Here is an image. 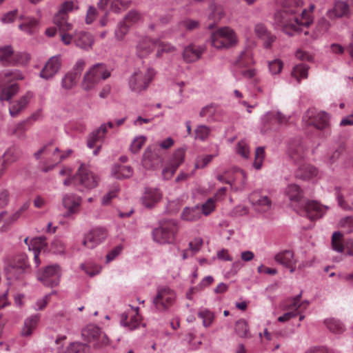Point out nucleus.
<instances>
[{"label":"nucleus","mask_w":353,"mask_h":353,"mask_svg":"<svg viewBox=\"0 0 353 353\" xmlns=\"http://www.w3.org/2000/svg\"><path fill=\"white\" fill-rule=\"evenodd\" d=\"M286 5L296 6V8L295 9L285 8L274 14L275 24L286 34L292 35L294 32L303 31L312 23L311 14L302 8L301 2L299 0H288Z\"/></svg>","instance_id":"1"},{"label":"nucleus","mask_w":353,"mask_h":353,"mask_svg":"<svg viewBox=\"0 0 353 353\" xmlns=\"http://www.w3.org/2000/svg\"><path fill=\"white\" fill-rule=\"evenodd\" d=\"M5 271L9 285L12 284V280H15L19 282L20 286H26V280L30 274V265L27 256L26 254L16 256L5 268Z\"/></svg>","instance_id":"2"},{"label":"nucleus","mask_w":353,"mask_h":353,"mask_svg":"<svg viewBox=\"0 0 353 353\" xmlns=\"http://www.w3.org/2000/svg\"><path fill=\"white\" fill-rule=\"evenodd\" d=\"M155 47H157V57H161L163 52H171L175 50L174 46L161 41L160 39H153L144 37L140 38L137 43V53L140 57H145L154 51Z\"/></svg>","instance_id":"3"},{"label":"nucleus","mask_w":353,"mask_h":353,"mask_svg":"<svg viewBox=\"0 0 353 353\" xmlns=\"http://www.w3.org/2000/svg\"><path fill=\"white\" fill-rule=\"evenodd\" d=\"M178 230V224L175 220H163L159 222L158 227L153 229L152 239L159 244L172 243L176 237Z\"/></svg>","instance_id":"4"},{"label":"nucleus","mask_w":353,"mask_h":353,"mask_svg":"<svg viewBox=\"0 0 353 353\" xmlns=\"http://www.w3.org/2000/svg\"><path fill=\"white\" fill-rule=\"evenodd\" d=\"M155 74L153 68L148 67H142L135 70L128 80L130 90L139 94L147 90Z\"/></svg>","instance_id":"5"},{"label":"nucleus","mask_w":353,"mask_h":353,"mask_svg":"<svg viewBox=\"0 0 353 353\" xmlns=\"http://www.w3.org/2000/svg\"><path fill=\"white\" fill-rule=\"evenodd\" d=\"M110 76V71L103 63H97L89 68L84 74L81 88L85 91L95 88L101 80H105Z\"/></svg>","instance_id":"6"},{"label":"nucleus","mask_w":353,"mask_h":353,"mask_svg":"<svg viewBox=\"0 0 353 353\" xmlns=\"http://www.w3.org/2000/svg\"><path fill=\"white\" fill-rule=\"evenodd\" d=\"M212 46L216 49H225L238 43V37L233 29L225 26L214 31L210 37Z\"/></svg>","instance_id":"7"},{"label":"nucleus","mask_w":353,"mask_h":353,"mask_svg":"<svg viewBox=\"0 0 353 353\" xmlns=\"http://www.w3.org/2000/svg\"><path fill=\"white\" fill-rule=\"evenodd\" d=\"M59 152L60 151L58 148H52V145H47L42 147L38 152H35L34 157L37 159L42 157L50 161V163L48 165H43L41 168L43 172H48L53 169L55 165L58 164L63 159L66 158V157L72 152V150H68L67 155H59Z\"/></svg>","instance_id":"8"},{"label":"nucleus","mask_w":353,"mask_h":353,"mask_svg":"<svg viewBox=\"0 0 353 353\" xmlns=\"http://www.w3.org/2000/svg\"><path fill=\"white\" fill-rule=\"evenodd\" d=\"M77 184L81 187V191L90 190L96 188L99 183V177L94 174L85 164H81L75 176Z\"/></svg>","instance_id":"9"},{"label":"nucleus","mask_w":353,"mask_h":353,"mask_svg":"<svg viewBox=\"0 0 353 353\" xmlns=\"http://www.w3.org/2000/svg\"><path fill=\"white\" fill-rule=\"evenodd\" d=\"M330 116L323 111L309 109L303 117L305 125L314 126L317 130H324L329 125Z\"/></svg>","instance_id":"10"},{"label":"nucleus","mask_w":353,"mask_h":353,"mask_svg":"<svg viewBox=\"0 0 353 353\" xmlns=\"http://www.w3.org/2000/svg\"><path fill=\"white\" fill-rule=\"evenodd\" d=\"M175 299V292L169 287L163 286L157 289L152 302L157 310H165L174 304Z\"/></svg>","instance_id":"11"},{"label":"nucleus","mask_w":353,"mask_h":353,"mask_svg":"<svg viewBox=\"0 0 353 353\" xmlns=\"http://www.w3.org/2000/svg\"><path fill=\"white\" fill-rule=\"evenodd\" d=\"M82 336L95 346H106L109 343L107 335L97 325L90 324L82 330Z\"/></svg>","instance_id":"12"},{"label":"nucleus","mask_w":353,"mask_h":353,"mask_svg":"<svg viewBox=\"0 0 353 353\" xmlns=\"http://www.w3.org/2000/svg\"><path fill=\"white\" fill-rule=\"evenodd\" d=\"M108 236V230L101 226L92 228L85 235L83 245L90 249H93L101 244Z\"/></svg>","instance_id":"13"},{"label":"nucleus","mask_w":353,"mask_h":353,"mask_svg":"<svg viewBox=\"0 0 353 353\" xmlns=\"http://www.w3.org/2000/svg\"><path fill=\"white\" fill-rule=\"evenodd\" d=\"M82 203V198L74 193H66L62 197V205L65 210V218H71L79 213Z\"/></svg>","instance_id":"14"},{"label":"nucleus","mask_w":353,"mask_h":353,"mask_svg":"<svg viewBox=\"0 0 353 353\" xmlns=\"http://www.w3.org/2000/svg\"><path fill=\"white\" fill-rule=\"evenodd\" d=\"M60 276V267L54 264L47 266L42 272H39L37 274V279L45 285L53 287L58 285Z\"/></svg>","instance_id":"15"},{"label":"nucleus","mask_w":353,"mask_h":353,"mask_svg":"<svg viewBox=\"0 0 353 353\" xmlns=\"http://www.w3.org/2000/svg\"><path fill=\"white\" fill-rule=\"evenodd\" d=\"M261 123L265 129H274L277 125H283L288 123L289 117L283 115L278 110H272L266 112L261 117Z\"/></svg>","instance_id":"16"},{"label":"nucleus","mask_w":353,"mask_h":353,"mask_svg":"<svg viewBox=\"0 0 353 353\" xmlns=\"http://www.w3.org/2000/svg\"><path fill=\"white\" fill-rule=\"evenodd\" d=\"M216 179L221 183L230 184L231 187L235 190H241L244 187L246 183L247 176L244 171L239 168H235L232 178L230 179L225 175L219 174L217 175Z\"/></svg>","instance_id":"17"},{"label":"nucleus","mask_w":353,"mask_h":353,"mask_svg":"<svg viewBox=\"0 0 353 353\" xmlns=\"http://www.w3.org/2000/svg\"><path fill=\"white\" fill-rule=\"evenodd\" d=\"M141 323V318L138 313V307H132V310L123 312L121 315L120 324L128 330L138 328Z\"/></svg>","instance_id":"18"},{"label":"nucleus","mask_w":353,"mask_h":353,"mask_svg":"<svg viewBox=\"0 0 353 353\" xmlns=\"http://www.w3.org/2000/svg\"><path fill=\"white\" fill-rule=\"evenodd\" d=\"M163 159L156 150L148 147L142 157V165L147 170H155L162 163Z\"/></svg>","instance_id":"19"},{"label":"nucleus","mask_w":353,"mask_h":353,"mask_svg":"<svg viewBox=\"0 0 353 353\" xmlns=\"http://www.w3.org/2000/svg\"><path fill=\"white\" fill-rule=\"evenodd\" d=\"M250 201L254 210L258 213H265L270 210L272 202L268 196L261 195L259 192H253L250 195Z\"/></svg>","instance_id":"20"},{"label":"nucleus","mask_w":353,"mask_h":353,"mask_svg":"<svg viewBox=\"0 0 353 353\" xmlns=\"http://www.w3.org/2000/svg\"><path fill=\"white\" fill-rule=\"evenodd\" d=\"M61 66V56L56 55L49 59L43 69L41 70L39 76L44 79L48 80L54 77L59 72Z\"/></svg>","instance_id":"21"},{"label":"nucleus","mask_w":353,"mask_h":353,"mask_svg":"<svg viewBox=\"0 0 353 353\" xmlns=\"http://www.w3.org/2000/svg\"><path fill=\"white\" fill-rule=\"evenodd\" d=\"M33 97L34 93L32 91L28 90L22 94L19 99L14 101L9 108V113L10 116L12 117L18 116L21 112L27 108Z\"/></svg>","instance_id":"22"},{"label":"nucleus","mask_w":353,"mask_h":353,"mask_svg":"<svg viewBox=\"0 0 353 353\" xmlns=\"http://www.w3.org/2000/svg\"><path fill=\"white\" fill-rule=\"evenodd\" d=\"M254 32L256 37L263 41V47L266 49L270 48L276 40V37L262 23H258L254 26Z\"/></svg>","instance_id":"23"},{"label":"nucleus","mask_w":353,"mask_h":353,"mask_svg":"<svg viewBox=\"0 0 353 353\" xmlns=\"http://www.w3.org/2000/svg\"><path fill=\"white\" fill-rule=\"evenodd\" d=\"M223 113V110L219 105L210 103L201 108L199 116L207 117V121L208 122H213L219 121Z\"/></svg>","instance_id":"24"},{"label":"nucleus","mask_w":353,"mask_h":353,"mask_svg":"<svg viewBox=\"0 0 353 353\" xmlns=\"http://www.w3.org/2000/svg\"><path fill=\"white\" fill-rule=\"evenodd\" d=\"M162 197V193L158 188H146L141 197L142 204L148 208L154 207Z\"/></svg>","instance_id":"25"},{"label":"nucleus","mask_w":353,"mask_h":353,"mask_svg":"<svg viewBox=\"0 0 353 353\" xmlns=\"http://www.w3.org/2000/svg\"><path fill=\"white\" fill-rule=\"evenodd\" d=\"M327 209V206L322 205L315 201H308L305 205V212L307 216L311 220L321 218Z\"/></svg>","instance_id":"26"},{"label":"nucleus","mask_w":353,"mask_h":353,"mask_svg":"<svg viewBox=\"0 0 353 353\" xmlns=\"http://www.w3.org/2000/svg\"><path fill=\"white\" fill-rule=\"evenodd\" d=\"M350 14V6L345 1L338 0L334 3L332 8L327 11V16L330 19L341 18Z\"/></svg>","instance_id":"27"},{"label":"nucleus","mask_w":353,"mask_h":353,"mask_svg":"<svg viewBox=\"0 0 353 353\" xmlns=\"http://www.w3.org/2000/svg\"><path fill=\"white\" fill-rule=\"evenodd\" d=\"M20 90L17 83H9L6 81H0V100L1 101H9L16 95Z\"/></svg>","instance_id":"28"},{"label":"nucleus","mask_w":353,"mask_h":353,"mask_svg":"<svg viewBox=\"0 0 353 353\" xmlns=\"http://www.w3.org/2000/svg\"><path fill=\"white\" fill-rule=\"evenodd\" d=\"M203 50V47L201 46L188 45L183 50V58L187 63L196 61L200 59Z\"/></svg>","instance_id":"29"},{"label":"nucleus","mask_w":353,"mask_h":353,"mask_svg":"<svg viewBox=\"0 0 353 353\" xmlns=\"http://www.w3.org/2000/svg\"><path fill=\"white\" fill-rule=\"evenodd\" d=\"M0 79L2 81L12 83L26 79V74L19 69H6L0 73Z\"/></svg>","instance_id":"30"},{"label":"nucleus","mask_w":353,"mask_h":353,"mask_svg":"<svg viewBox=\"0 0 353 353\" xmlns=\"http://www.w3.org/2000/svg\"><path fill=\"white\" fill-rule=\"evenodd\" d=\"M94 37L90 33L85 32H75L74 43L81 49L90 50L94 44Z\"/></svg>","instance_id":"31"},{"label":"nucleus","mask_w":353,"mask_h":353,"mask_svg":"<svg viewBox=\"0 0 353 353\" xmlns=\"http://www.w3.org/2000/svg\"><path fill=\"white\" fill-rule=\"evenodd\" d=\"M19 19L22 22L19 25V28L28 34H32L35 32L39 25V21L34 17H23L21 15Z\"/></svg>","instance_id":"32"},{"label":"nucleus","mask_w":353,"mask_h":353,"mask_svg":"<svg viewBox=\"0 0 353 353\" xmlns=\"http://www.w3.org/2000/svg\"><path fill=\"white\" fill-rule=\"evenodd\" d=\"M40 320V314H36L27 317L21 329V335L23 336H29L32 334L37 328Z\"/></svg>","instance_id":"33"},{"label":"nucleus","mask_w":353,"mask_h":353,"mask_svg":"<svg viewBox=\"0 0 353 353\" xmlns=\"http://www.w3.org/2000/svg\"><path fill=\"white\" fill-rule=\"evenodd\" d=\"M79 8V6L77 0L65 1L60 4L58 12L54 16H59V17H68V14L78 10Z\"/></svg>","instance_id":"34"},{"label":"nucleus","mask_w":353,"mask_h":353,"mask_svg":"<svg viewBox=\"0 0 353 353\" xmlns=\"http://www.w3.org/2000/svg\"><path fill=\"white\" fill-rule=\"evenodd\" d=\"M301 294L285 301L281 303V308L286 311L299 312V309L301 308L304 303L306 304V306L309 304V302L307 301L301 302Z\"/></svg>","instance_id":"35"},{"label":"nucleus","mask_w":353,"mask_h":353,"mask_svg":"<svg viewBox=\"0 0 353 353\" xmlns=\"http://www.w3.org/2000/svg\"><path fill=\"white\" fill-rule=\"evenodd\" d=\"M285 194L292 204L299 203L303 197L302 190L296 184H289L285 190Z\"/></svg>","instance_id":"36"},{"label":"nucleus","mask_w":353,"mask_h":353,"mask_svg":"<svg viewBox=\"0 0 353 353\" xmlns=\"http://www.w3.org/2000/svg\"><path fill=\"white\" fill-rule=\"evenodd\" d=\"M181 217L185 221H198L201 218V208L199 205L193 208L186 207L183 209Z\"/></svg>","instance_id":"37"},{"label":"nucleus","mask_w":353,"mask_h":353,"mask_svg":"<svg viewBox=\"0 0 353 353\" xmlns=\"http://www.w3.org/2000/svg\"><path fill=\"white\" fill-rule=\"evenodd\" d=\"M274 260L284 267L290 266L295 261L294 254L292 250H283L275 254Z\"/></svg>","instance_id":"38"},{"label":"nucleus","mask_w":353,"mask_h":353,"mask_svg":"<svg viewBox=\"0 0 353 353\" xmlns=\"http://www.w3.org/2000/svg\"><path fill=\"white\" fill-rule=\"evenodd\" d=\"M133 173V169L130 165H115L112 174L117 179H123L131 177Z\"/></svg>","instance_id":"39"},{"label":"nucleus","mask_w":353,"mask_h":353,"mask_svg":"<svg viewBox=\"0 0 353 353\" xmlns=\"http://www.w3.org/2000/svg\"><path fill=\"white\" fill-rule=\"evenodd\" d=\"M318 175V170L310 165H304L299 168L296 176L303 180H310Z\"/></svg>","instance_id":"40"},{"label":"nucleus","mask_w":353,"mask_h":353,"mask_svg":"<svg viewBox=\"0 0 353 353\" xmlns=\"http://www.w3.org/2000/svg\"><path fill=\"white\" fill-rule=\"evenodd\" d=\"M46 246V239L44 236L33 238L30 241V244H28L29 250H32L33 253L45 251Z\"/></svg>","instance_id":"41"},{"label":"nucleus","mask_w":353,"mask_h":353,"mask_svg":"<svg viewBox=\"0 0 353 353\" xmlns=\"http://www.w3.org/2000/svg\"><path fill=\"white\" fill-rule=\"evenodd\" d=\"M79 76L72 72H67L61 79V87L63 89L69 90L74 88L79 79Z\"/></svg>","instance_id":"42"},{"label":"nucleus","mask_w":353,"mask_h":353,"mask_svg":"<svg viewBox=\"0 0 353 353\" xmlns=\"http://www.w3.org/2000/svg\"><path fill=\"white\" fill-rule=\"evenodd\" d=\"M234 332L240 338H250V332L248 322L243 319H239L235 323Z\"/></svg>","instance_id":"43"},{"label":"nucleus","mask_w":353,"mask_h":353,"mask_svg":"<svg viewBox=\"0 0 353 353\" xmlns=\"http://www.w3.org/2000/svg\"><path fill=\"white\" fill-rule=\"evenodd\" d=\"M14 51L11 46H5L0 48V62L4 65H10Z\"/></svg>","instance_id":"44"},{"label":"nucleus","mask_w":353,"mask_h":353,"mask_svg":"<svg viewBox=\"0 0 353 353\" xmlns=\"http://www.w3.org/2000/svg\"><path fill=\"white\" fill-rule=\"evenodd\" d=\"M54 24L59 28L61 33H69L72 31L73 26L71 23L68 22V17H59L54 16L53 18Z\"/></svg>","instance_id":"45"},{"label":"nucleus","mask_w":353,"mask_h":353,"mask_svg":"<svg viewBox=\"0 0 353 353\" xmlns=\"http://www.w3.org/2000/svg\"><path fill=\"white\" fill-rule=\"evenodd\" d=\"M326 327L333 334H341L344 331L343 324L338 319L330 318L325 320Z\"/></svg>","instance_id":"46"},{"label":"nucleus","mask_w":353,"mask_h":353,"mask_svg":"<svg viewBox=\"0 0 353 353\" xmlns=\"http://www.w3.org/2000/svg\"><path fill=\"white\" fill-rule=\"evenodd\" d=\"M257 70L255 68H241L234 74L236 78L241 77L245 80H253L258 82L256 79Z\"/></svg>","instance_id":"47"},{"label":"nucleus","mask_w":353,"mask_h":353,"mask_svg":"<svg viewBox=\"0 0 353 353\" xmlns=\"http://www.w3.org/2000/svg\"><path fill=\"white\" fill-rule=\"evenodd\" d=\"M235 63L239 67H246L254 63V60L252 57V54L250 51L243 50L239 55L236 59Z\"/></svg>","instance_id":"48"},{"label":"nucleus","mask_w":353,"mask_h":353,"mask_svg":"<svg viewBox=\"0 0 353 353\" xmlns=\"http://www.w3.org/2000/svg\"><path fill=\"white\" fill-rule=\"evenodd\" d=\"M308 74V67L305 64H299L293 68L291 75L296 79L298 83L301 79H306Z\"/></svg>","instance_id":"49"},{"label":"nucleus","mask_w":353,"mask_h":353,"mask_svg":"<svg viewBox=\"0 0 353 353\" xmlns=\"http://www.w3.org/2000/svg\"><path fill=\"white\" fill-rule=\"evenodd\" d=\"M30 59V56L26 52L14 53L10 65H26Z\"/></svg>","instance_id":"50"},{"label":"nucleus","mask_w":353,"mask_h":353,"mask_svg":"<svg viewBox=\"0 0 353 353\" xmlns=\"http://www.w3.org/2000/svg\"><path fill=\"white\" fill-rule=\"evenodd\" d=\"M198 316L202 319L203 325L208 327L211 325L214 321V314L206 308L201 309L198 312Z\"/></svg>","instance_id":"51"},{"label":"nucleus","mask_w":353,"mask_h":353,"mask_svg":"<svg viewBox=\"0 0 353 353\" xmlns=\"http://www.w3.org/2000/svg\"><path fill=\"white\" fill-rule=\"evenodd\" d=\"M146 137L143 135L137 136L134 138L130 145V150L133 154L138 153L146 141Z\"/></svg>","instance_id":"52"},{"label":"nucleus","mask_w":353,"mask_h":353,"mask_svg":"<svg viewBox=\"0 0 353 353\" xmlns=\"http://www.w3.org/2000/svg\"><path fill=\"white\" fill-rule=\"evenodd\" d=\"M235 151L236 154L245 159H248L250 154L249 145L245 140H241L238 142Z\"/></svg>","instance_id":"53"},{"label":"nucleus","mask_w":353,"mask_h":353,"mask_svg":"<svg viewBox=\"0 0 353 353\" xmlns=\"http://www.w3.org/2000/svg\"><path fill=\"white\" fill-rule=\"evenodd\" d=\"M284 63L280 59H275L268 62V69L270 73L272 75H276L281 72Z\"/></svg>","instance_id":"54"},{"label":"nucleus","mask_w":353,"mask_h":353,"mask_svg":"<svg viewBox=\"0 0 353 353\" xmlns=\"http://www.w3.org/2000/svg\"><path fill=\"white\" fill-rule=\"evenodd\" d=\"M185 150L183 149H178L172 154L169 163L174 165L176 170L181 164L184 161Z\"/></svg>","instance_id":"55"},{"label":"nucleus","mask_w":353,"mask_h":353,"mask_svg":"<svg viewBox=\"0 0 353 353\" xmlns=\"http://www.w3.org/2000/svg\"><path fill=\"white\" fill-rule=\"evenodd\" d=\"M211 132V129L205 125H200L195 130V139L201 141L208 139Z\"/></svg>","instance_id":"56"},{"label":"nucleus","mask_w":353,"mask_h":353,"mask_svg":"<svg viewBox=\"0 0 353 353\" xmlns=\"http://www.w3.org/2000/svg\"><path fill=\"white\" fill-rule=\"evenodd\" d=\"M343 234L340 232H335L332 234V249L338 252H342L344 247L342 243Z\"/></svg>","instance_id":"57"},{"label":"nucleus","mask_w":353,"mask_h":353,"mask_svg":"<svg viewBox=\"0 0 353 353\" xmlns=\"http://www.w3.org/2000/svg\"><path fill=\"white\" fill-rule=\"evenodd\" d=\"M336 197L339 205L345 210H353V195L347 196V201L343 199L342 195L339 192V190L336 189Z\"/></svg>","instance_id":"58"},{"label":"nucleus","mask_w":353,"mask_h":353,"mask_svg":"<svg viewBox=\"0 0 353 353\" xmlns=\"http://www.w3.org/2000/svg\"><path fill=\"white\" fill-rule=\"evenodd\" d=\"M21 155V151L16 147L9 148L3 154L5 161L11 163L17 161Z\"/></svg>","instance_id":"59"},{"label":"nucleus","mask_w":353,"mask_h":353,"mask_svg":"<svg viewBox=\"0 0 353 353\" xmlns=\"http://www.w3.org/2000/svg\"><path fill=\"white\" fill-rule=\"evenodd\" d=\"M28 123V121L26 120L21 121L13 125H12L10 128V132L15 134L18 137H20L23 135L25 132L27 130L28 128L26 126V124Z\"/></svg>","instance_id":"60"},{"label":"nucleus","mask_w":353,"mask_h":353,"mask_svg":"<svg viewBox=\"0 0 353 353\" xmlns=\"http://www.w3.org/2000/svg\"><path fill=\"white\" fill-rule=\"evenodd\" d=\"M217 155L218 154L216 153L214 154H206L198 157L195 162V168L201 169L205 168L212 160V159Z\"/></svg>","instance_id":"61"},{"label":"nucleus","mask_w":353,"mask_h":353,"mask_svg":"<svg viewBox=\"0 0 353 353\" xmlns=\"http://www.w3.org/2000/svg\"><path fill=\"white\" fill-rule=\"evenodd\" d=\"M265 158V150L263 147H258L255 152V158L253 166L256 170H260Z\"/></svg>","instance_id":"62"},{"label":"nucleus","mask_w":353,"mask_h":353,"mask_svg":"<svg viewBox=\"0 0 353 353\" xmlns=\"http://www.w3.org/2000/svg\"><path fill=\"white\" fill-rule=\"evenodd\" d=\"M128 25L125 24L124 22L120 21L118 23L117 27L114 31L116 39H117L118 41L123 40L125 36L128 32Z\"/></svg>","instance_id":"63"},{"label":"nucleus","mask_w":353,"mask_h":353,"mask_svg":"<svg viewBox=\"0 0 353 353\" xmlns=\"http://www.w3.org/2000/svg\"><path fill=\"white\" fill-rule=\"evenodd\" d=\"M65 353H88V347L81 343H72Z\"/></svg>","instance_id":"64"}]
</instances>
